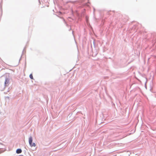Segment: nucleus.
<instances>
[{"mask_svg":"<svg viewBox=\"0 0 156 156\" xmlns=\"http://www.w3.org/2000/svg\"><path fill=\"white\" fill-rule=\"evenodd\" d=\"M32 138L31 136H30L29 138V143L30 144H31L32 143Z\"/></svg>","mask_w":156,"mask_h":156,"instance_id":"f257e3e1","label":"nucleus"},{"mask_svg":"<svg viewBox=\"0 0 156 156\" xmlns=\"http://www.w3.org/2000/svg\"><path fill=\"white\" fill-rule=\"evenodd\" d=\"M9 80L8 79H7V78L5 80V85H6L7 84H8V83H9Z\"/></svg>","mask_w":156,"mask_h":156,"instance_id":"f03ea898","label":"nucleus"},{"mask_svg":"<svg viewBox=\"0 0 156 156\" xmlns=\"http://www.w3.org/2000/svg\"><path fill=\"white\" fill-rule=\"evenodd\" d=\"M22 152V150L21 149H18L16 150V152L18 154Z\"/></svg>","mask_w":156,"mask_h":156,"instance_id":"7ed1b4c3","label":"nucleus"},{"mask_svg":"<svg viewBox=\"0 0 156 156\" xmlns=\"http://www.w3.org/2000/svg\"><path fill=\"white\" fill-rule=\"evenodd\" d=\"M30 145L31 147H35L36 144L35 143H33L31 144H30Z\"/></svg>","mask_w":156,"mask_h":156,"instance_id":"20e7f679","label":"nucleus"},{"mask_svg":"<svg viewBox=\"0 0 156 156\" xmlns=\"http://www.w3.org/2000/svg\"><path fill=\"white\" fill-rule=\"evenodd\" d=\"M30 78L31 79H33V76L32 74H30Z\"/></svg>","mask_w":156,"mask_h":156,"instance_id":"39448f33","label":"nucleus"}]
</instances>
